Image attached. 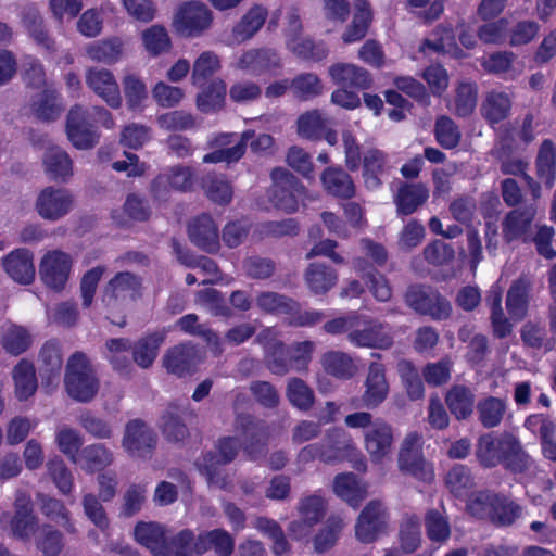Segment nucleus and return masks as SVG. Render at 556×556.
<instances>
[{"instance_id":"obj_1","label":"nucleus","mask_w":556,"mask_h":556,"mask_svg":"<svg viewBox=\"0 0 556 556\" xmlns=\"http://www.w3.org/2000/svg\"><path fill=\"white\" fill-rule=\"evenodd\" d=\"M240 448L236 437H224L216 443V453H207L197 462L200 473L205 477L210 485L222 490H229L232 478L222 469V466L235 460Z\"/></svg>"},{"instance_id":"obj_2","label":"nucleus","mask_w":556,"mask_h":556,"mask_svg":"<svg viewBox=\"0 0 556 556\" xmlns=\"http://www.w3.org/2000/svg\"><path fill=\"white\" fill-rule=\"evenodd\" d=\"M356 453V445L351 435L341 428L330 429L324 440L304 446L298 454V462L307 464L315 459L334 463Z\"/></svg>"},{"instance_id":"obj_3","label":"nucleus","mask_w":556,"mask_h":556,"mask_svg":"<svg viewBox=\"0 0 556 556\" xmlns=\"http://www.w3.org/2000/svg\"><path fill=\"white\" fill-rule=\"evenodd\" d=\"M68 395L78 402H90L99 390L96 372L83 352H75L67 361L64 378Z\"/></svg>"},{"instance_id":"obj_4","label":"nucleus","mask_w":556,"mask_h":556,"mask_svg":"<svg viewBox=\"0 0 556 556\" xmlns=\"http://www.w3.org/2000/svg\"><path fill=\"white\" fill-rule=\"evenodd\" d=\"M213 24V12L202 1L191 0L181 3L173 17V28L184 38H198Z\"/></svg>"},{"instance_id":"obj_5","label":"nucleus","mask_w":556,"mask_h":556,"mask_svg":"<svg viewBox=\"0 0 556 556\" xmlns=\"http://www.w3.org/2000/svg\"><path fill=\"white\" fill-rule=\"evenodd\" d=\"M356 348L389 350L394 344V332L388 323L357 314V326L349 336Z\"/></svg>"},{"instance_id":"obj_6","label":"nucleus","mask_w":556,"mask_h":556,"mask_svg":"<svg viewBox=\"0 0 556 556\" xmlns=\"http://www.w3.org/2000/svg\"><path fill=\"white\" fill-rule=\"evenodd\" d=\"M270 176L274 181L271 190L274 205L289 214L296 212L299 203L306 197L305 187L285 168H274Z\"/></svg>"},{"instance_id":"obj_7","label":"nucleus","mask_w":556,"mask_h":556,"mask_svg":"<svg viewBox=\"0 0 556 556\" xmlns=\"http://www.w3.org/2000/svg\"><path fill=\"white\" fill-rule=\"evenodd\" d=\"M235 430L241 440L243 452L251 460L260 458L267 445L269 428L264 420L249 414H239L235 419Z\"/></svg>"},{"instance_id":"obj_8","label":"nucleus","mask_w":556,"mask_h":556,"mask_svg":"<svg viewBox=\"0 0 556 556\" xmlns=\"http://www.w3.org/2000/svg\"><path fill=\"white\" fill-rule=\"evenodd\" d=\"M404 300L412 309L433 320H445L452 313V305L444 296L424 286H410Z\"/></svg>"},{"instance_id":"obj_9","label":"nucleus","mask_w":556,"mask_h":556,"mask_svg":"<svg viewBox=\"0 0 556 556\" xmlns=\"http://www.w3.org/2000/svg\"><path fill=\"white\" fill-rule=\"evenodd\" d=\"M420 441L421 437L417 432L405 435L397 457L399 469L420 481L430 482L433 479V469L421 454Z\"/></svg>"},{"instance_id":"obj_10","label":"nucleus","mask_w":556,"mask_h":556,"mask_svg":"<svg viewBox=\"0 0 556 556\" xmlns=\"http://www.w3.org/2000/svg\"><path fill=\"white\" fill-rule=\"evenodd\" d=\"M66 135L72 144L79 150L93 148L100 138L96 126L88 119V108L75 104L66 116Z\"/></svg>"},{"instance_id":"obj_11","label":"nucleus","mask_w":556,"mask_h":556,"mask_svg":"<svg viewBox=\"0 0 556 556\" xmlns=\"http://www.w3.org/2000/svg\"><path fill=\"white\" fill-rule=\"evenodd\" d=\"M74 204L75 199L70 190L48 186L38 193L35 208L41 218L56 222L70 214Z\"/></svg>"},{"instance_id":"obj_12","label":"nucleus","mask_w":556,"mask_h":556,"mask_svg":"<svg viewBox=\"0 0 556 556\" xmlns=\"http://www.w3.org/2000/svg\"><path fill=\"white\" fill-rule=\"evenodd\" d=\"M157 437L154 430L140 419L129 420L124 430L122 447L137 458H148L155 450Z\"/></svg>"},{"instance_id":"obj_13","label":"nucleus","mask_w":556,"mask_h":556,"mask_svg":"<svg viewBox=\"0 0 556 556\" xmlns=\"http://www.w3.org/2000/svg\"><path fill=\"white\" fill-rule=\"evenodd\" d=\"M194 182V170L190 166L175 165L159 174L151 182V193L157 201H166L170 191H190Z\"/></svg>"},{"instance_id":"obj_14","label":"nucleus","mask_w":556,"mask_h":556,"mask_svg":"<svg viewBox=\"0 0 556 556\" xmlns=\"http://www.w3.org/2000/svg\"><path fill=\"white\" fill-rule=\"evenodd\" d=\"M73 266L70 254L53 250L47 252L39 264V275L42 282L54 291L64 289Z\"/></svg>"},{"instance_id":"obj_15","label":"nucleus","mask_w":556,"mask_h":556,"mask_svg":"<svg viewBox=\"0 0 556 556\" xmlns=\"http://www.w3.org/2000/svg\"><path fill=\"white\" fill-rule=\"evenodd\" d=\"M388 511L380 501L369 502L361 511L355 523V536L365 544H370L386 531Z\"/></svg>"},{"instance_id":"obj_16","label":"nucleus","mask_w":556,"mask_h":556,"mask_svg":"<svg viewBox=\"0 0 556 556\" xmlns=\"http://www.w3.org/2000/svg\"><path fill=\"white\" fill-rule=\"evenodd\" d=\"M393 427L381 418H376L372 427L364 431V448L372 464H382L393 451Z\"/></svg>"},{"instance_id":"obj_17","label":"nucleus","mask_w":556,"mask_h":556,"mask_svg":"<svg viewBox=\"0 0 556 556\" xmlns=\"http://www.w3.org/2000/svg\"><path fill=\"white\" fill-rule=\"evenodd\" d=\"M142 278L130 271H119L109 280L103 291L108 304L118 301H136L141 296Z\"/></svg>"},{"instance_id":"obj_18","label":"nucleus","mask_w":556,"mask_h":556,"mask_svg":"<svg viewBox=\"0 0 556 556\" xmlns=\"http://www.w3.org/2000/svg\"><path fill=\"white\" fill-rule=\"evenodd\" d=\"M163 366L167 372L177 377L191 375L201 363L198 349L189 343L175 345L163 356Z\"/></svg>"},{"instance_id":"obj_19","label":"nucleus","mask_w":556,"mask_h":556,"mask_svg":"<svg viewBox=\"0 0 556 556\" xmlns=\"http://www.w3.org/2000/svg\"><path fill=\"white\" fill-rule=\"evenodd\" d=\"M515 437L511 434H503L493 438L492 434H483L477 443L476 455L482 466L492 468L502 464L507 453L513 451Z\"/></svg>"},{"instance_id":"obj_20","label":"nucleus","mask_w":556,"mask_h":556,"mask_svg":"<svg viewBox=\"0 0 556 556\" xmlns=\"http://www.w3.org/2000/svg\"><path fill=\"white\" fill-rule=\"evenodd\" d=\"M86 85L110 108L122 105L119 86L113 73L106 68H90L86 74Z\"/></svg>"},{"instance_id":"obj_21","label":"nucleus","mask_w":556,"mask_h":556,"mask_svg":"<svg viewBox=\"0 0 556 556\" xmlns=\"http://www.w3.org/2000/svg\"><path fill=\"white\" fill-rule=\"evenodd\" d=\"M389 394V383L386 378V368L380 363H371L365 380V391L362 394V405L369 409L377 408Z\"/></svg>"},{"instance_id":"obj_22","label":"nucleus","mask_w":556,"mask_h":556,"mask_svg":"<svg viewBox=\"0 0 556 556\" xmlns=\"http://www.w3.org/2000/svg\"><path fill=\"white\" fill-rule=\"evenodd\" d=\"M2 267L10 278L21 285H29L35 279L34 254L20 248L2 258Z\"/></svg>"},{"instance_id":"obj_23","label":"nucleus","mask_w":556,"mask_h":556,"mask_svg":"<svg viewBox=\"0 0 556 556\" xmlns=\"http://www.w3.org/2000/svg\"><path fill=\"white\" fill-rule=\"evenodd\" d=\"M188 235L193 244L207 253H215L219 249L218 228L207 214H202L189 223Z\"/></svg>"},{"instance_id":"obj_24","label":"nucleus","mask_w":556,"mask_h":556,"mask_svg":"<svg viewBox=\"0 0 556 556\" xmlns=\"http://www.w3.org/2000/svg\"><path fill=\"white\" fill-rule=\"evenodd\" d=\"M181 416H194L189 405L172 403L160 418V429L167 441L180 442L189 434L188 428L181 420Z\"/></svg>"},{"instance_id":"obj_25","label":"nucleus","mask_w":556,"mask_h":556,"mask_svg":"<svg viewBox=\"0 0 556 556\" xmlns=\"http://www.w3.org/2000/svg\"><path fill=\"white\" fill-rule=\"evenodd\" d=\"M328 73L332 81L342 88L364 90L371 84L368 71L352 63H336Z\"/></svg>"},{"instance_id":"obj_26","label":"nucleus","mask_w":556,"mask_h":556,"mask_svg":"<svg viewBox=\"0 0 556 556\" xmlns=\"http://www.w3.org/2000/svg\"><path fill=\"white\" fill-rule=\"evenodd\" d=\"M390 169L388 155L376 148L367 149L363 153V178L367 189L380 188L381 177Z\"/></svg>"},{"instance_id":"obj_27","label":"nucleus","mask_w":556,"mask_h":556,"mask_svg":"<svg viewBox=\"0 0 556 556\" xmlns=\"http://www.w3.org/2000/svg\"><path fill=\"white\" fill-rule=\"evenodd\" d=\"M267 15V9L262 5H254L249 9L233 26L229 43L239 45L251 39L263 27Z\"/></svg>"},{"instance_id":"obj_28","label":"nucleus","mask_w":556,"mask_h":556,"mask_svg":"<svg viewBox=\"0 0 556 556\" xmlns=\"http://www.w3.org/2000/svg\"><path fill=\"white\" fill-rule=\"evenodd\" d=\"M42 164L50 180L66 182L73 176V162L60 147H50L43 154Z\"/></svg>"},{"instance_id":"obj_29","label":"nucleus","mask_w":556,"mask_h":556,"mask_svg":"<svg viewBox=\"0 0 556 556\" xmlns=\"http://www.w3.org/2000/svg\"><path fill=\"white\" fill-rule=\"evenodd\" d=\"M476 395L464 384H454L445 394V403L457 420H466L473 414Z\"/></svg>"},{"instance_id":"obj_30","label":"nucleus","mask_w":556,"mask_h":556,"mask_svg":"<svg viewBox=\"0 0 556 556\" xmlns=\"http://www.w3.org/2000/svg\"><path fill=\"white\" fill-rule=\"evenodd\" d=\"M279 65L280 59L275 50L252 49L240 56L237 66L252 75H261L264 72L278 67Z\"/></svg>"},{"instance_id":"obj_31","label":"nucleus","mask_w":556,"mask_h":556,"mask_svg":"<svg viewBox=\"0 0 556 556\" xmlns=\"http://www.w3.org/2000/svg\"><path fill=\"white\" fill-rule=\"evenodd\" d=\"M507 408L508 402L506 399L488 395L476 404L478 421L485 429L496 428L504 420Z\"/></svg>"},{"instance_id":"obj_32","label":"nucleus","mask_w":556,"mask_h":556,"mask_svg":"<svg viewBox=\"0 0 556 556\" xmlns=\"http://www.w3.org/2000/svg\"><path fill=\"white\" fill-rule=\"evenodd\" d=\"M535 216L533 205L510 211L502 223V232L506 242L521 238L530 228Z\"/></svg>"},{"instance_id":"obj_33","label":"nucleus","mask_w":556,"mask_h":556,"mask_svg":"<svg viewBox=\"0 0 556 556\" xmlns=\"http://www.w3.org/2000/svg\"><path fill=\"white\" fill-rule=\"evenodd\" d=\"M14 393L18 401H27L37 389L36 369L31 362L23 358L12 369Z\"/></svg>"},{"instance_id":"obj_34","label":"nucleus","mask_w":556,"mask_h":556,"mask_svg":"<svg viewBox=\"0 0 556 556\" xmlns=\"http://www.w3.org/2000/svg\"><path fill=\"white\" fill-rule=\"evenodd\" d=\"M429 197L428 189L421 184H405L394 197L399 215H410L418 210Z\"/></svg>"},{"instance_id":"obj_35","label":"nucleus","mask_w":556,"mask_h":556,"mask_svg":"<svg viewBox=\"0 0 556 556\" xmlns=\"http://www.w3.org/2000/svg\"><path fill=\"white\" fill-rule=\"evenodd\" d=\"M195 548L201 555L213 549L217 556H230L235 549V540L226 530L214 529L198 535Z\"/></svg>"},{"instance_id":"obj_36","label":"nucleus","mask_w":556,"mask_h":556,"mask_svg":"<svg viewBox=\"0 0 556 556\" xmlns=\"http://www.w3.org/2000/svg\"><path fill=\"white\" fill-rule=\"evenodd\" d=\"M23 26L34 40L47 50L54 49V41L50 38L38 8L35 4H26L21 9Z\"/></svg>"},{"instance_id":"obj_37","label":"nucleus","mask_w":556,"mask_h":556,"mask_svg":"<svg viewBox=\"0 0 556 556\" xmlns=\"http://www.w3.org/2000/svg\"><path fill=\"white\" fill-rule=\"evenodd\" d=\"M308 289L315 294H325L338 281L337 271L325 263H311L304 274Z\"/></svg>"},{"instance_id":"obj_38","label":"nucleus","mask_w":556,"mask_h":556,"mask_svg":"<svg viewBox=\"0 0 556 556\" xmlns=\"http://www.w3.org/2000/svg\"><path fill=\"white\" fill-rule=\"evenodd\" d=\"M201 91L197 96V108L203 113H213L225 104L226 84L222 78H214L204 86H197Z\"/></svg>"},{"instance_id":"obj_39","label":"nucleus","mask_w":556,"mask_h":556,"mask_svg":"<svg viewBox=\"0 0 556 556\" xmlns=\"http://www.w3.org/2000/svg\"><path fill=\"white\" fill-rule=\"evenodd\" d=\"M33 343L29 331L14 324L3 325L1 328L0 344L3 350L14 356L26 352Z\"/></svg>"},{"instance_id":"obj_40","label":"nucleus","mask_w":556,"mask_h":556,"mask_svg":"<svg viewBox=\"0 0 556 556\" xmlns=\"http://www.w3.org/2000/svg\"><path fill=\"white\" fill-rule=\"evenodd\" d=\"M320 179L326 191L334 197L349 199L355 193L351 176L342 168L328 167L323 172Z\"/></svg>"},{"instance_id":"obj_41","label":"nucleus","mask_w":556,"mask_h":556,"mask_svg":"<svg viewBox=\"0 0 556 556\" xmlns=\"http://www.w3.org/2000/svg\"><path fill=\"white\" fill-rule=\"evenodd\" d=\"M334 493L350 506L356 508L366 497V489L354 473H340L333 481Z\"/></svg>"},{"instance_id":"obj_42","label":"nucleus","mask_w":556,"mask_h":556,"mask_svg":"<svg viewBox=\"0 0 556 556\" xmlns=\"http://www.w3.org/2000/svg\"><path fill=\"white\" fill-rule=\"evenodd\" d=\"M86 53L92 61L114 64L124 54V42L118 37L98 40L87 46Z\"/></svg>"},{"instance_id":"obj_43","label":"nucleus","mask_w":556,"mask_h":556,"mask_svg":"<svg viewBox=\"0 0 556 556\" xmlns=\"http://www.w3.org/2000/svg\"><path fill=\"white\" fill-rule=\"evenodd\" d=\"M530 283L520 278L509 287L506 295V308L511 318L521 320L527 316L529 306Z\"/></svg>"},{"instance_id":"obj_44","label":"nucleus","mask_w":556,"mask_h":556,"mask_svg":"<svg viewBox=\"0 0 556 556\" xmlns=\"http://www.w3.org/2000/svg\"><path fill=\"white\" fill-rule=\"evenodd\" d=\"M135 538L138 543L149 548L154 556H166L165 532L156 522H138L135 527Z\"/></svg>"},{"instance_id":"obj_45","label":"nucleus","mask_w":556,"mask_h":556,"mask_svg":"<svg viewBox=\"0 0 556 556\" xmlns=\"http://www.w3.org/2000/svg\"><path fill=\"white\" fill-rule=\"evenodd\" d=\"M324 371L338 379H350L356 372L352 357L342 351H328L320 357Z\"/></svg>"},{"instance_id":"obj_46","label":"nucleus","mask_w":556,"mask_h":556,"mask_svg":"<svg viewBox=\"0 0 556 556\" xmlns=\"http://www.w3.org/2000/svg\"><path fill=\"white\" fill-rule=\"evenodd\" d=\"M163 341L164 336L159 332L147 334L137 340L130 348L132 350L134 362L143 369L151 367Z\"/></svg>"},{"instance_id":"obj_47","label":"nucleus","mask_w":556,"mask_h":556,"mask_svg":"<svg viewBox=\"0 0 556 556\" xmlns=\"http://www.w3.org/2000/svg\"><path fill=\"white\" fill-rule=\"evenodd\" d=\"M113 459V452L109 447L101 443H94L80 451L76 464H79L87 472H94L110 466Z\"/></svg>"},{"instance_id":"obj_48","label":"nucleus","mask_w":556,"mask_h":556,"mask_svg":"<svg viewBox=\"0 0 556 556\" xmlns=\"http://www.w3.org/2000/svg\"><path fill=\"white\" fill-rule=\"evenodd\" d=\"M172 249L180 264L189 268H199L213 277L204 280L203 283H213L218 280V266L213 260L193 255L175 239L172 240Z\"/></svg>"},{"instance_id":"obj_49","label":"nucleus","mask_w":556,"mask_h":556,"mask_svg":"<svg viewBox=\"0 0 556 556\" xmlns=\"http://www.w3.org/2000/svg\"><path fill=\"white\" fill-rule=\"evenodd\" d=\"M40 511L51 521L59 523L67 533L75 534L77 529L71 519V513L64 503L54 497L38 494Z\"/></svg>"},{"instance_id":"obj_50","label":"nucleus","mask_w":556,"mask_h":556,"mask_svg":"<svg viewBox=\"0 0 556 556\" xmlns=\"http://www.w3.org/2000/svg\"><path fill=\"white\" fill-rule=\"evenodd\" d=\"M142 46L151 58H157L168 53L172 49V39L167 29L160 24H154L140 35Z\"/></svg>"},{"instance_id":"obj_51","label":"nucleus","mask_w":556,"mask_h":556,"mask_svg":"<svg viewBox=\"0 0 556 556\" xmlns=\"http://www.w3.org/2000/svg\"><path fill=\"white\" fill-rule=\"evenodd\" d=\"M40 375L47 377L48 383H53L59 379L63 359L60 343L51 340L47 341L39 353Z\"/></svg>"},{"instance_id":"obj_52","label":"nucleus","mask_w":556,"mask_h":556,"mask_svg":"<svg viewBox=\"0 0 556 556\" xmlns=\"http://www.w3.org/2000/svg\"><path fill=\"white\" fill-rule=\"evenodd\" d=\"M536 175L547 188H552L556 176V147L551 139H545L539 148L535 160Z\"/></svg>"},{"instance_id":"obj_53","label":"nucleus","mask_w":556,"mask_h":556,"mask_svg":"<svg viewBox=\"0 0 556 556\" xmlns=\"http://www.w3.org/2000/svg\"><path fill=\"white\" fill-rule=\"evenodd\" d=\"M177 327L185 333L202 338L215 353L220 354L224 351L218 334L205 324L199 323L198 315L187 314L182 316L177 320Z\"/></svg>"},{"instance_id":"obj_54","label":"nucleus","mask_w":556,"mask_h":556,"mask_svg":"<svg viewBox=\"0 0 556 556\" xmlns=\"http://www.w3.org/2000/svg\"><path fill=\"white\" fill-rule=\"evenodd\" d=\"M371 22V11L366 0L355 1V13L352 23L342 35L344 43H353L363 39Z\"/></svg>"},{"instance_id":"obj_55","label":"nucleus","mask_w":556,"mask_h":556,"mask_svg":"<svg viewBox=\"0 0 556 556\" xmlns=\"http://www.w3.org/2000/svg\"><path fill=\"white\" fill-rule=\"evenodd\" d=\"M511 109V99L503 91H491L485 96L481 105L483 117L491 124H496L507 118Z\"/></svg>"},{"instance_id":"obj_56","label":"nucleus","mask_w":556,"mask_h":556,"mask_svg":"<svg viewBox=\"0 0 556 556\" xmlns=\"http://www.w3.org/2000/svg\"><path fill=\"white\" fill-rule=\"evenodd\" d=\"M35 545L42 556H60L64 549V535L50 523L38 528Z\"/></svg>"},{"instance_id":"obj_57","label":"nucleus","mask_w":556,"mask_h":556,"mask_svg":"<svg viewBox=\"0 0 556 556\" xmlns=\"http://www.w3.org/2000/svg\"><path fill=\"white\" fill-rule=\"evenodd\" d=\"M220 68L219 56L213 51H203L193 62L191 81L194 86H204Z\"/></svg>"},{"instance_id":"obj_58","label":"nucleus","mask_w":556,"mask_h":556,"mask_svg":"<svg viewBox=\"0 0 556 556\" xmlns=\"http://www.w3.org/2000/svg\"><path fill=\"white\" fill-rule=\"evenodd\" d=\"M256 306L266 314H291L298 306L293 299L273 291H262L255 298Z\"/></svg>"},{"instance_id":"obj_59","label":"nucleus","mask_w":556,"mask_h":556,"mask_svg":"<svg viewBox=\"0 0 556 556\" xmlns=\"http://www.w3.org/2000/svg\"><path fill=\"white\" fill-rule=\"evenodd\" d=\"M31 110L42 121H54L62 112L59 93L51 88L43 89L33 99Z\"/></svg>"},{"instance_id":"obj_60","label":"nucleus","mask_w":556,"mask_h":556,"mask_svg":"<svg viewBox=\"0 0 556 556\" xmlns=\"http://www.w3.org/2000/svg\"><path fill=\"white\" fill-rule=\"evenodd\" d=\"M344 527L345 521L342 517L330 516L313 540L314 549L317 553H325L332 548Z\"/></svg>"},{"instance_id":"obj_61","label":"nucleus","mask_w":556,"mask_h":556,"mask_svg":"<svg viewBox=\"0 0 556 556\" xmlns=\"http://www.w3.org/2000/svg\"><path fill=\"white\" fill-rule=\"evenodd\" d=\"M397 372L409 400H421L425 396V387L414 364L406 359L400 361L397 363Z\"/></svg>"},{"instance_id":"obj_62","label":"nucleus","mask_w":556,"mask_h":556,"mask_svg":"<svg viewBox=\"0 0 556 556\" xmlns=\"http://www.w3.org/2000/svg\"><path fill=\"white\" fill-rule=\"evenodd\" d=\"M254 137V130H245L241 134L240 141L230 148H220L203 156V163L238 162L245 153L248 141Z\"/></svg>"},{"instance_id":"obj_63","label":"nucleus","mask_w":556,"mask_h":556,"mask_svg":"<svg viewBox=\"0 0 556 556\" xmlns=\"http://www.w3.org/2000/svg\"><path fill=\"white\" fill-rule=\"evenodd\" d=\"M399 538L403 553L410 554L419 547L421 541L420 521L416 515H405L403 517Z\"/></svg>"},{"instance_id":"obj_64","label":"nucleus","mask_w":556,"mask_h":556,"mask_svg":"<svg viewBox=\"0 0 556 556\" xmlns=\"http://www.w3.org/2000/svg\"><path fill=\"white\" fill-rule=\"evenodd\" d=\"M522 342L532 349H544L545 351H552L556 348V338H546L545 328L536 323L528 321L520 330Z\"/></svg>"}]
</instances>
